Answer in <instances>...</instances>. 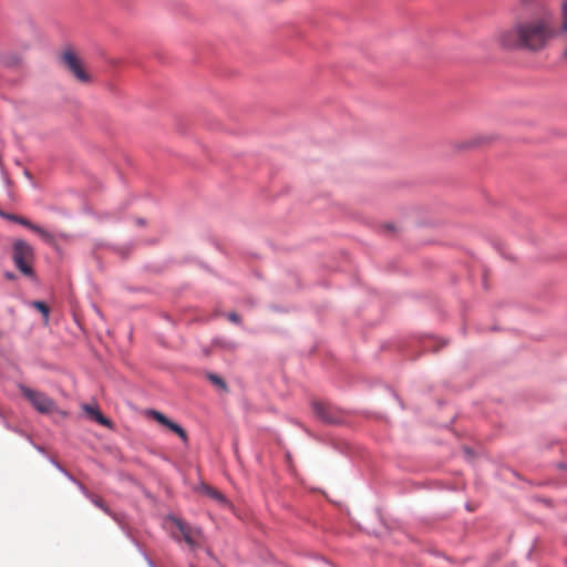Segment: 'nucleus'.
<instances>
[{
	"label": "nucleus",
	"instance_id": "nucleus-1",
	"mask_svg": "<svg viewBox=\"0 0 567 567\" xmlns=\"http://www.w3.org/2000/svg\"><path fill=\"white\" fill-rule=\"evenodd\" d=\"M557 39L560 60L567 63V0H559L558 23H553V13L544 16H518L512 25L497 29L493 35L495 44L505 51L540 53Z\"/></svg>",
	"mask_w": 567,
	"mask_h": 567
},
{
	"label": "nucleus",
	"instance_id": "nucleus-2",
	"mask_svg": "<svg viewBox=\"0 0 567 567\" xmlns=\"http://www.w3.org/2000/svg\"><path fill=\"white\" fill-rule=\"evenodd\" d=\"M34 252L32 247L24 240L19 239L13 244L12 259L16 267L25 276H32L33 269L31 262L33 261Z\"/></svg>",
	"mask_w": 567,
	"mask_h": 567
},
{
	"label": "nucleus",
	"instance_id": "nucleus-3",
	"mask_svg": "<svg viewBox=\"0 0 567 567\" xmlns=\"http://www.w3.org/2000/svg\"><path fill=\"white\" fill-rule=\"evenodd\" d=\"M22 395L30 402V404L41 414H49L58 411V406L51 398L45 393L33 390L27 385H19Z\"/></svg>",
	"mask_w": 567,
	"mask_h": 567
},
{
	"label": "nucleus",
	"instance_id": "nucleus-4",
	"mask_svg": "<svg viewBox=\"0 0 567 567\" xmlns=\"http://www.w3.org/2000/svg\"><path fill=\"white\" fill-rule=\"evenodd\" d=\"M172 522L178 528L183 539L192 549L198 548L203 545L204 535L200 528L193 527L188 523L176 517H172Z\"/></svg>",
	"mask_w": 567,
	"mask_h": 567
},
{
	"label": "nucleus",
	"instance_id": "nucleus-5",
	"mask_svg": "<svg viewBox=\"0 0 567 567\" xmlns=\"http://www.w3.org/2000/svg\"><path fill=\"white\" fill-rule=\"evenodd\" d=\"M312 411L323 423L337 424L342 421L341 411L327 402L315 401L312 403Z\"/></svg>",
	"mask_w": 567,
	"mask_h": 567
},
{
	"label": "nucleus",
	"instance_id": "nucleus-6",
	"mask_svg": "<svg viewBox=\"0 0 567 567\" xmlns=\"http://www.w3.org/2000/svg\"><path fill=\"white\" fill-rule=\"evenodd\" d=\"M62 62L78 81L82 83L90 82L89 73L84 70L81 60L72 51H65L62 54Z\"/></svg>",
	"mask_w": 567,
	"mask_h": 567
},
{
	"label": "nucleus",
	"instance_id": "nucleus-7",
	"mask_svg": "<svg viewBox=\"0 0 567 567\" xmlns=\"http://www.w3.org/2000/svg\"><path fill=\"white\" fill-rule=\"evenodd\" d=\"M150 415L161 425L165 426L166 429L175 433L185 445L188 444V435L179 424L171 421L166 415L155 410H152L150 412Z\"/></svg>",
	"mask_w": 567,
	"mask_h": 567
},
{
	"label": "nucleus",
	"instance_id": "nucleus-8",
	"mask_svg": "<svg viewBox=\"0 0 567 567\" xmlns=\"http://www.w3.org/2000/svg\"><path fill=\"white\" fill-rule=\"evenodd\" d=\"M6 217L9 220L18 223V224L31 229L32 231L37 233L45 243H48V244L53 243V236L49 231H47L45 229L41 228L40 226L31 223L29 219H27L22 216H19V215H10V214L6 215Z\"/></svg>",
	"mask_w": 567,
	"mask_h": 567
},
{
	"label": "nucleus",
	"instance_id": "nucleus-9",
	"mask_svg": "<svg viewBox=\"0 0 567 567\" xmlns=\"http://www.w3.org/2000/svg\"><path fill=\"white\" fill-rule=\"evenodd\" d=\"M537 0H516V8L514 10V18H513V21L509 25H512L514 23V21L516 20V18L518 16H524V17H533V16H544V12L545 10H548L547 8H543L542 12L539 13H536V12H530V7L536 2Z\"/></svg>",
	"mask_w": 567,
	"mask_h": 567
},
{
	"label": "nucleus",
	"instance_id": "nucleus-10",
	"mask_svg": "<svg viewBox=\"0 0 567 567\" xmlns=\"http://www.w3.org/2000/svg\"><path fill=\"white\" fill-rule=\"evenodd\" d=\"M86 414L93 419L95 422H97L101 425L111 427L112 423L109 419H106L96 406L85 404L83 406Z\"/></svg>",
	"mask_w": 567,
	"mask_h": 567
},
{
	"label": "nucleus",
	"instance_id": "nucleus-11",
	"mask_svg": "<svg viewBox=\"0 0 567 567\" xmlns=\"http://www.w3.org/2000/svg\"><path fill=\"white\" fill-rule=\"evenodd\" d=\"M199 491L202 494L218 502L219 504H223V505L227 504L226 497L218 489H216L209 485L203 484L199 487Z\"/></svg>",
	"mask_w": 567,
	"mask_h": 567
},
{
	"label": "nucleus",
	"instance_id": "nucleus-12",
	"mask_svg": "<svg viewBox=\"0 0 567 567\" xmlns=\"http://www.w3.org/2000/svg\"><path fill=\"white\" fill-rule=\"evenodd\" d=\"M33 306L45 317V319H48L50 309L44 302L34 301Z\"/></svg>",
	"mask_w": 567,
	"mask_h": 567
},
{
	"label": "nucleus",
	"instance_id": "nucleus-13",
	"mask_svg": "<svg viewBox=\"0 0 567 567\" xmlns=\"http://www.w3.org/2000/svg\"><path fill=\"white\" fill-rule=\"evenodd\" d=\"M92 503L97 506L99 508L103 509L105 513H109V508L105 506L104 502L101 497L92 496L91 497Z\"/></svg>",
	"mask_w": 567,
	"mask_h": 567
},
{
	"label": "nucleus",
	"instance_id": "nucleus-14",
	"mask_svg": "<svg viewBox=\"0 0 567 567\" xmlns=\"http://www.w3.org/2000/svg\"><path fill=\"white\" fill-rule=\"evenodd\" d=\"M208 378H209V380H210L214 384H216V385L220 386L221 389H226V383H225V381H224L220 377L215 375V374H209V377H208Z\"/></svg>",
	"mask_w": 567,
	"mask_h": 567
},
{
	"label": "nucleus",
	"instance_id": "nucleus-15",
	"mask_svg": "<svg viewBox=\"0 0 567 567\" xmlns=\"http://www.w3.org/2000/svg\"><path fill=\"white\" fill-rule=\"evenodd\" d=\"M228 319L234 322V323H239L240 322V318L239 316L236 313V312H230L228 315Z\"/></svg>",
	"mask_w": 567,
	"mask_h": 567
},
{
	"label": "nucleus",
	"instance_id": "nucleus-16",
	"mask_svg": "<svg viewBox=\"0 0 567 567\" xmlns=\"http://www.w3.org/2000/svg\"><path fill=\"white\" fill-rule=\"evenodd\" d=\"M7 278L12 279L13 275L12 274H7Z\"/></svg>",
	"mask_w": 567,
	"mask_h": 567
},
{
	"label": "nucleus",
	"instance_id": "nucleus-17",
	"mask_svg": "<svg viewBox=\"0 0 567 567\" xmlns=\"http://www.w3.org/2000/svg\"><path fill=\"white\" fill-rule=\"evenodd\" d=\"M190 567H195V566H190Z\"/></svg>",
	"mask_w": 567,
	"mask_h": 567
}]
</instances>
